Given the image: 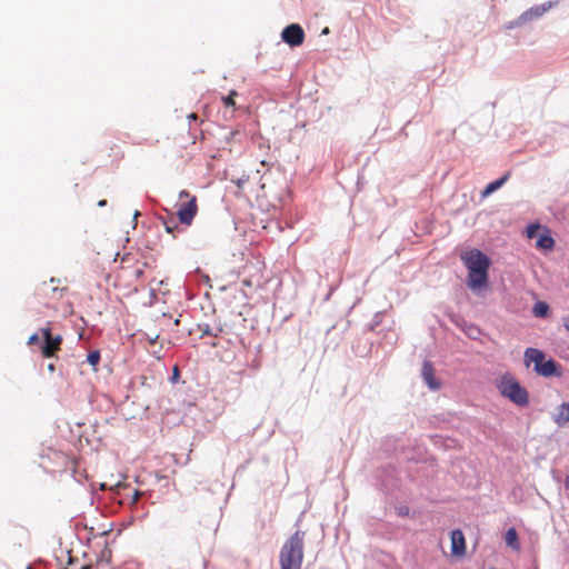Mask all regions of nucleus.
<instances>
[{"label": "nucleus", "mask_w": 569, "mask_h": 569, "mask_svg": "<svg viewBox=\"0 0 569 569\" xmlns=\"http://www.w3.org/2000/svg\"><path fill=\"white\" fill-rule=\"evenodd\" d=\"M39 340H40V338H39L38 333H33V335H31V336L29 337V339H28V345H29V346H33V345L38 343V342H39Z\"/></svg>", "instance_id": "nucleus-25"}, {"label": "nucleus", "mask_w": 569, "mask_h": 569, "mask_svg": "<svg viewBox=\"0 0 569 569\" xmlns=\"http://www.w3.org/2000/svg\"><path fill=\"white\" fill-rule=\"evenodd\" d=\"M164 227H166L167 232L172 233V234H173L174 230L178 229V226H177V223H174V221L164 222Z\"/></svg>", "instance_id": "nucleus-24"}, {"label": "nucleus", "mask_w": 569, "mask_h": 569, "mask_svg": "<svg viewBox=\"0 0 569 569\" xmlns=\"http://www.w3.org/2000/svg\"><path fill=\"white\" fill-rule=\"evenodd\" d=\"M178 378H179V369L177 366H174L171 380L174 382V381H177Z\"/></svg>", "instance_id": "nucleus-26"}, {"label": "nucleus", "mask_w": 569, "mask_h": 569, "mask_svg": "<svg viewBox=\"0 0 569 569\" xmlns=\"http://www.w3.org/2000/svg\"><path fill=\"white\" fill-rule=\"evenodd\" d=\"M106 204H107V201H106V200H100V201L98 202V206H99V207H104Z\"/></svg>", "instance_id": "nucleus-30"}, {"label": "nucleus", "mask_w": 569, "mask_h": 569, "mask_svg": "<svg viewBox=\"0 0 569 569\" xmlns=\"http://www.w3.org/2000/svg\"><path fill=\"white\" fill-rule=\"evenodd\" d=\"M281 38L287 44L298 47L305 41V31L300 24L292 23L282 30Z\"/></svg>", "instance_id": "nucleus-9"}, {"label": "nucleus", "mask_w": 569, "mask_h": 569, "mask_svg": "<svg viewBox=\"0 0 569 569\" xmlns=\"http://www.w3.org/2000/svg\"><path fill=\"white\" fill-rule=\"evenodd\" d=\"M488 283V269L469 271L468 287L472 290L486 287Z\"/></svg>", "instance_id": "nucleus-10"}, {"label": "nucleus", "mask_w": 569, "mask_h": 569, "mask_svg": "<svg viewBox=\"0 0 569 569\" xmlns=\"http://www.w3.org/2000/svg\"><path fill=\"white\" fill-rule=\"evenodd\" d=\"M147 267L148 263L134 254L128 253L123 256L120 266L113 274L114 288L124 296L138 292Z\"/></svg>", "instance_id": "nucleus-1"}, {"label": "nucleus", "mask_w": 569, "mask_h": 569, "mask_svg": "<svg viewBox=\"0 0 569 569\" xmlns=\"http://www.w3.org/2000/svg\"><path fill=\"white\" fill-rule=\"evenodd\" d=\"M90 566H82L80 569H90Z\"/></svg>", "instance_id": "nucleus-35"}, {"label": "nucleus", "mask_w": 569, "mask_h": 569, "mask_svg": "<svg viewBox=\"0 0 569 569\" xmlns=\"http://www.w3.org/2000/svg\"><path fill=\"white\" fill-rule=\"evenodd\" d=\"M508 174H505L500 179L490 182L482 191V197H488L489 194L501 188L503 183L508 180Z\"/></svg>", "instance_id": "nucleus-18"}, {"label": "nucleus", "mask_w": 569, "mask_h": 569, "mask_svg": "<svg viewBox=\"0 0 569 569\" xmlns=\"http://www.w3.org/2000/svg\"><path fill=\"white\" fill-rule=\"evenodd\" d=\"M48 369H49V371H51V372H52V371H54V365L50 363V365L48 366Z\"/></svg>", "instance_id": "nucleus-32"}, {"label": "nucleus", "mask_w": 569, "mask_h": 569, "mask_svg": "<svg viewBox=\"0 0 569 569\" xmlns=\"http://www.w3.org/2000/svg\"><path fill=\"white\" fill-rule=\"evenodd\" d=\"M189 118H191V119H197V114H196V113H191V114L189 116Z\"/></svg>", "instance_id": "nucleus-34"}, {"label": "nucleus", "mask_w": 569, "mask_h": 569, "mask_svg": "<svg viewBox=\"0 0 569 569\" xmlns=\"http://www.w3.org/2000/svg\"><path fill=\"white\" fill-rule=\"evenodd\" d=\"M103 556H108L107 558V561L109 562L110 561V557H111V550H109L108 548H106L102 552Z\"/></svg>", "instance_id": "nucleus-28"}, {"label": "nucleus", "mask_w": 569, "mask_h": 569, "mask_svg": "<svg viewBox=\"0 0 569 569\" xmlns=\"http://www.w3.org/2000/svg\"><path fill=\"white\" fill-rule=\"evenodd\" d=\"M568 480H569V476H568Z\"/></svg>", "instance_id": "nucleus-36"}, {"label": "nucleus", "mask_w": 569, "mask_h": 569, "mask_svg": "<svg viewBox=\"0 0 569 569\" xmlns=\"http://www.w3.org/2000/svg\"><path fill=\"white\" fill-rule=\"evenodd\" d=\"M549 306L546 302H537L533 307V313L537 317H545L548 315Z\"/></svg>", "instance_id": "nucleus-20"}, {"label": "nucleus", "mask_w": 569, "mask_h": 569, "mask_svg": "<svg viewBox=\"0 0 569 569\" xmlns=\"http://www.w3.org/2000/svg\"><path fill=\"white\" fill-rule=\"evenodd\" d=\"M555 422L558 426H562L569 422V402H563L559 407V411L555 417Z\"/></svg>", "instance_id": "nucleus-17"}, {"label": "nucleus", "mask_w": 569, "mask_h": 569, "mask_svg": "<svg viewBox=\"0 0 569 569\" xmlns=\"http://www.w3.org/2000/svg\"><path fill=\"white\" fill-rule=\"evenodd\" d=\"M461 260L468 271L489 269L490 267L489 258L478 249L465 251L461 254Z\"/></svg>", "instance_id": "nucleus-7"}, {"label": "nucleus", "mask_w": 569, "mask_h": 569, "mask_svg": "<svg viewBox=\"0 0 569 569\" xmlns=\"http://www.w3.org/2000/svg\"><path fill=\"white\" fill-rule=\"evenodd\" d=\"M62 280L58 278H51L49 281H43L36 289V295L39 299L56 301L66 296L68 287L62 284Z\"/></svg>", "instance_id": "nucleus-5"}, {"label": "nucleus", "mask_w": 569, "mask_h": 569, "mask_svg": "<svg viewBox=\"0 0 569 569\" xmlns=\"http://www.w3.org/2000/svg\"><path fill=\"white\" fill-rule=\"evenodd\" d=\"M243 182H244V181H243L242 179H239V180L237 181V186H238V188H241Z\"/></svg>", "instance_id": "nucleus-31"}, {"label": "nucleus", "mask_w": 569, "mask_h": 569, "mask_svg": "<svg viewBox=\"0 0 569 569\" xmlns=\"http://www.w3.org/2000/svg\"><path fill=\"white\" fill-rule=\"evenodd\" d=\"M546 9L536 7L525 11L516 21L511 22L508 28L522 26L545 13Z\"/></svg>", "instance_id": "nucleus-13"}, {"label": "nucleus", "mask_w": 569, "mask_h": 569, "mask_svg": "<svg viewBox=\"0 0 569 569\" xmlns=\"http://www.w3.org/2000/svg\"><path fill=\"white\" fill-rule=\"evenodd\" d=\"M306 532L297 530L281 547L279 553L280 569H301L305 556Z\"/></svg>", "instance_id": "nucleus-2"}, {"label": "nucleus", "mask_w": 569, "mask_h": 569, "mask_svg": "<svg viewBox=\"0 0 569 569\" xmlns=\"http://www.w3.org/2000/svg\"><path fill=\"white\" fill-rule=\"evenodd\" d=\"M179 198L181 200L186 198L187 202L179 204V208L177 210V216L181 223L190 226L193 218L196 217V214L198 212L197 198L194 196H191L186 190H182L179 193Z\"/></svg>", "instance_id": "nucleus-6"}, {"label": "nucleus", "mask_w": 569, "mask_h": 569, "mask_svg": "<svg viewBox=\"0 0 569 569\" xmlns=\"http://www.w3.org/2000/svg\"><path fill=\"white\" fill-rule=\"evenodd\" d=\"M110 153L108 154L113 161H119L123 158L124 153L119 144L113 143L110 147Z\"/></svg>", "instance_id": "nucleus-19"}, {"label": "nucleus", "mask_w": 569, "mask_h": 569, "mask_svg": "<svg viewBox=\"0 0 569 569\" xmlns=\"http://www.w3.org/2000/svg\"><path fill=\"white\" fill-rule=\"evenodd\" d=\"M87 360L91 366L96 367L100 361V352L97 350L89 352Z\"/></svg>", "instance_id": "nucleus-22"}, {"label": "nucleus", "mask_w": 569, "mask_h": 569, "mask_svg": "<svg viewBox=\"0 0 569 569\" xmlns=\"http://www.w3.org/2000/svg\"><path fill=\"white\" fill-rule=\"evenodd\" d=\"M421 375L425 382L431 390H438L440 388V382L436 379L435 369L431 362H423Z\"/></svg>", "instance_id": "nucleus-11"}, {"label": "nucleus", "mask_w": 569, "mask_h": 569, "mask_svg": "<svg viewBox=\"0 0 569 569\" xmlns=\"http://www.w3.org/2000/svg\"><path fill=\"white\" fill-rule=\"evenodd\" d=\"M525 363L528 367L535 365V371L542 377H560L561 371L559 365L551 358L547 359L546 355L536 348H528L525 351Z\"/></svg>", "instance_id": "nucleus-4"}, {"label": "nucleus", "mask_w": 569, "mask_h": 569, "mask_svg": "<svg viewBox=\"0 0 569 569\" xmlns=\"http://www.w3.org/2000/svg\"><path fill=\"white\" fill-rule=\"evenodd\" d=\"M546 9L536 7L525 11L516 21L511 22L508 28L522 26L545 13Z\"/></svg>", "instance_id": "nucleus-12"}, {"label": "nucleus", "mask_w": 569, "mask_h": 569, "mask_svg": "<svg viewBox=\"0 0 569 569\" xmlns=\"http://www.w3.org/2000/svg\"><path fill=\"white\" fill-rule=\"evenodd\" d=\"M500 393L519 407L529 405V393L520 386L519 381L510 372L503 373L497 381Z\"/></svg>", "instance_id": "nucleus-3"}, {"label": "nucleus", "mask_w": 569, "mask_h": 569, "mask_svg": "<svg viewBox=\"0 0 569 569\" xmlns=\"http://www.w3.org/2000/svg\"><path fill=\"white\" fill-rule=\"evenodd\" d=\"M41 333L44 339V343L41 347V353L44 358H51L60 350L62 343V337L60 335L52 336L51 328H41Z\"/></svg>", "instance_id": "nucleus-8"}, {"label": "nucleus", "mask_w": 569, "mask_h": 569, "mask_svg": "<svg viewBox=\"0 0 569 569\" xmlns=\"http://www.w3.org/2000/svg\"><path fill=\"white\" fill-rule=\"evenodd\" d=\"M565 327L569 330V318L565 321Z\"/></svg>", "instance_id": "nucleus-33"}, {"label": "nucleus", "mask_w": 569, "mask_h": 569, "mask_svg": "<svg viewBox=\"0 0 569 569\" xmlns=\"http://www.w3.org/2000/svg\"><path fill=\"white\" fill-rule=\"evenodd\" d=\"M238 93L232 90L228 96L226 97H222V102L224 104V107H234L236 106V102H234V97H237Z\"/></svg>", "instance_id": "nucleus-21"}, {"label": "nucleus", "mask_w": 569, "mask_h": 569, "mask_svg": "<svg viewBox=\"0 0 569 569\" xmlns=\"http://www.w3.org/2000/svg\"><path fill=\"white\" fill-rule=\"evenodd\" d=\"M466 551V541L461 530L451 532V552L455 556H463Z\"/></svg>", "instance_id": "nucleus-14"}, {"label": "nucleus", "mask_w": 569, "mask_h": 569, "mask_svg": "<svg viewBox=\"0 0 569 569\" xmlns=\"http://www.w3.org/2000/svg\"><path fill=\"white\" fill-rule=\"evenodd\" d=\"M475 333H478V329L477 328H470V330L468 331V336L469 337H475Z\"/></svg>", "instance_id": "nucleus-29"}, {"label": "nucleus", "mask_w": 569, "mask_h": 569, "mask_svg": "<svg viewBox=\"0 0 569 569\" xmlns=\"http://www.w3.org/2000/svg\"><path fill=\"white\" fill-rule=\"evenodd\" d=\"M140 496H141L140 491H134L132 502H137L139 500Z\"/></svg>", "instance_id": "nucleus-27"}, {"label": "nucleus", "mask_w": 569, "mask_h": 569, "mask_svg": "<svg viewBox=\"0 0 569 569\" xmlns=\"http://www.w3.org/2000/svg\"><path fill=\"white\" fill-rule=\"evenodd\" d=\"M505 542L512 550H520V542L518 539V533L515 528H509L505 535Z\"/></svg>", "instance_id": "nucleus-16"}, {"label": "nucleus", "mask_w": 569, "mask_h": 569, "mask_svg": "<svg viewBox=\"0 0 569 569\" xmlns=\"http://www.w3.org/2000/svg\"><path fill=\"white\" fill-rule=\"evenodd\" d=\"M539 228H540L539 224H529L526 230L527 237L530 239L535 238Z\"/></svg>", "instance_id": "nucleus-23"}, {"label": "nucleus", "mask_w": 569, "mask_h": 569, "mask_svg": "<svg viewBox=\"0 0 569 569\" xmlns=\"http://www.w3.org/2000/svg\"><path fill=\"white\" fill-rule=\"evenodd\" d=\"M536 247L541 250L550 251L555 247V240L548 231L541 233L536 242Z\"/></svg>", "instance_id": "nucleus-15"}]
</instances>
